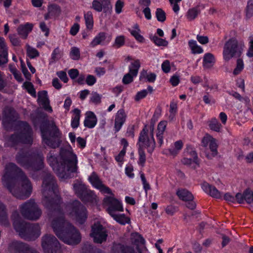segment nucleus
Here are the masks:
<instances>
[{
	"label": "nucleus",
	"instance_id": "1",
	"mask_svg": "<svg viewBox=\"0 0 253 253\" xmlns=\"http://www.w3.org/2000/svg\"><path fill=\"white\" fill-rule=\"evenodd\" d=\"M3 186L15 197L24 200L30 197L32 185L25 173L14 163L5 166L2 178Z\"/></svg>",
	"mask_w": 253,
	"mask_h": 253
},
{
	"label": "nucleus",
	"instance_id": "2",
	"mask_svg": "<svg viewBox=\"0 0 253 253\" xmlns=\"http://www.w3.org/2000/svg\"><path fill=\"white\" fill-rule=\"evenodd\" d=\"M60 161L58 162L53 152L50 151L47 161L57 175L61 178H70L74 176L78 169L77 155L71 149H62L60 151Z\"/></svg>",
	"mask_w": 253,
	"mask_h": 253
},
{
	"label": "nucleus",
	"instance_id": "3",
	"mask_svg": "<svg viewBox=\"0 0 253 253\" xmlns=\"http://www.w3.org/2000/svg\"><path fill=\"white\" fill-rule=\"evenodd\" d=\"M42 174V205L50 212H60L62 201L60 197L57 194L58 187L56 181L53 175L48 171H43Z\"/></svg>",
	"mask_w": 253,
	"mask_h": 253
},
{
	"label": "nucleus",
	"instance_id": "4",
	"mask_svg": "<svg viewBox=\"0 0 253 253\" xmlns=\"http://www.w3.org/2000/svg\"><path fill=\"white\" fill-rule=\"evenodd\" d=\"M59 216L52 221V227L56 236L65 243L70 245L78 244L81 240L79 231L71 223L64 219L62 210L55 211Z\"/></svg>",
	"mask_w": 253,
	"mask_h": 253
},
{
	"label": "nucleus",
	"instance_id": "5",
	"mask_svg": "<svg viewBox=\"0 0 253 253\" xmlns=\"http://www.w3.org/2000/svg\"><path fill=\"white\" fill-rule=\"evenodd\" d=\"M40 130L43 143L53 149L59 147L62 134L53 121L44 120L40 126Z\"/></svg>",
	"mask_w": 253,
	"mask_h": 253
},
{
	"label": "nucleus",
	"instance_id": "6",
	"mask_svg": "<svg viewBox=\"0 0 253 253\" xmlns=\"http://www.w3.org/2000/svg\"><path fill=\"white\" fill-rule=\"evenodd\" d=\"M43 156L42 153H34L31 155L27 153H19L16 162L24 168L34 171L41 169L44 166Z\"/></svg>",
	"mask_w": 253,
	"mask_h": 253
},
{
	"label": "nucleus",
	"instance_id": "7",
	"mask_svg": "<svg viewBox=\"0 0 253 253\" xmlns=\"http://www.w3.org/2000/svg\"><path fill=\"white\" fill-rule=\"evenodd\" d=\"M19 132L12 135L9 138L11 146L19 143L31 144L33 143V131L28 124L25 122H18Z\"/></svg>",
	"mask_w": 253,
	"mask_h": 253
},
{
	"label": "nucleus",
	"instance_id": "8",
	"mask_svg": "<svg viewBox=\"0 0 253 253\" xmlns=\"http://www.w3.org/2000/svg\"><path fill=\"white\" fill-rule=\"evenodd\" d=\"M66 210L69 215L79 223L82 224L87 218V212L85 207L78 200L68 203Z\"/></svg>",
	"mask_w": 253,
	"mask_h": 253
},
{
	"label": "nucleus",
	"instance_id": "9",
	"mask_svg": "<svg viewBox=\"0 0 253 253\" xmlns=\"http://www.w3.org/2000/svg\"><path fill=\"white\" fill-rule=\"evenodd\" d=\"M22 215L30 220H37L41 217L42 211L34 199H31L19 206Z\"/></svg>",
	"mask_w": 253,
	"mask_h": 253
},
{
	"label": "nucleus",
	"instance_id": "10",
	"mask_svg": "<svg viewBox=\"0 0 253 253\" xmlns=\"http://www.w3.org/2000/svg\"><path fill=\"white\" fill-rule=\"evenodd\" d=\"M16 231L19 236L27 241H33L38 238L41 234V228L38 223H30L24 222Z\"/></svg>",
	"mask_w": 253,
	"mask_h": 253
},
{
	"label": "nucleus",
	"instance_id": "11",
	"mask_svg": "<svg viewBox=\"0 0 253 253\" xmlns=\"http://www.w3.org/2000/svg\"><path fill=\"white\" fill-rule=\"evenodd\" d=\"M74 189L77 196L84 203L96 204L98 200L94 192L87 189L86 186L82 183H75Z\"/></svg>",
	"mask_w": 253,
	"mask_h": 253
},
{
	"label": "nucleus",
	"instance_id": "12",
	"mask_svg": "<svg viewBox=\"0 0 253 253\" xmlns=\"http://www.w3.org/2000/svg\"><path fill=\"white\" fill-rule=\"evenodd\" d=\"M138 144L139 147L146 148L148 153L152 154L156 147L154 131L144 127L140 133Z\"/></svg>",
	"mask_w": 253,
	"mask_h": 253
},
{
	"label": "nucleus",
	"instance_id": "13",
	"mask_svg": "<svg viewBox=\"0 0 253 253\" xmlns=\"http://www.w3.org/2000/svg\"><path fill=\"white\" fill-rule=\"evenodd\" d=\"M243 51L241 46L238 45V41L232 38L227 41L224 44L223 50V58L228 61L233 57H239Z\"/></svg>",
	"mask_w": 253,
	"mask_h": 253
},
{
	"label": "nucleus",
	"instance_id": "14",
	"mask_svg": "<svg viewBox=\"0 0 253 253\" xmlns=\"http://www.w3.org/2000/svg\"><path fill=\"white\" fill-rule=\"evenodd\" d=\"M41 240L42 247L45 253H61L60 244L53 235L45 234Z\"/></svg>",
	"mask_w": 253,
	"mask_h": 253
},
{
	"label": "nucleus",
	"instance_id": "15",
	"mask_svg": "<svg viewBox=\"0 0 253 253\" xmlns=\"http://www.w3.org/2000/svg\"><path fill=\"white\" fill-rule=\"evenodd\" d=\"M224 198L226 201L231 203H234L236 200L239 204H242L245 201L249 204H253V191L246 189L243 194L238 193L235 197L229 193H226Z\"/></svg>",
	"mask_w": 253,
	"mask_h": 253
},
{
	"label": "nucleus",
	"instance_id": "16",
	"mask_svg": "<svg viewBox=\"0 0 253 253\" xmlns=\"http://www.w3.org/2000/svg\"><path fill=\"white\" fill-rule=\"evenodd\" d=\"M90 236L93 238L95 243H102L106 240L107 234L106 229L100 223H94L91 227Z\"/></svg>",
	"mask_w": 253,
	"mask_h": 253
},
{
	"label": "nucleus",
	"instance_id": "17",
	"mask_svg": "<svg viewBox=\"0 0 253 253\" xmlns=\"http://www.w3.org/2000/svg\"><path fill=\"white\" fill-rule=\"evenodd\" d=\"M202 146L206 148L209 145L210 150L211 152L210 154L209 150L207 149L205 151L206 157L209 159H211L217 154V145L215 140L210 135H206L203 137L202 140Z\"/></svg>",
	"mask_w": 253,
	"mask_h": 253
},
{
	"label": "nucleus",
	"instance_id": "18",
	"mask_svg": "<svg viewBox=\"0 0 253 253\" xmlns=\"http://www.w3.org/2000/svg\"><path fill=\"white\" fill-rule=\"evenodd\" d=\"M8 250L12 253H40L28 244L17 241L9 245Z\"/></svg>",
	"mask_w": 253,
	"mask_h": 253
},
{
	"label": "nucleus",
	"instance_id": "19",
	"mask_svg": "<svg viewBox=\"0 0 253 253\" xmlns=\"http://www.w3.org/2000/svg\"><path fill=\"white\" fill-rule=\"evenodd\" d=\"M103 204L107 207V211L110 215L116 211H123V208L121 202L113 196H107L103 199Z\"/></svg>",
	"mask_w": 253,
	"mask_h": 253
},
{
	"label": "nucleus",
	"instance_id": "20",
	"mask_svg": "<svg viewBox=\"0 0 253 253\" xmlns=\"http://www.w3.org/2000/svg\"><path fill=\"white\" fill-rule=\"evenodd\" d=\"M140 67V63L139 60H136L131 63L129 67V73L126 74L123 78L122 81L124 84H129L133 81V78L137 76Z\"/></svg>",
	"mask_w": 253,
	"mask_h": 253
},
{
	"label": "nucleus",
	"instance_id": "21",
	"mask_svg": "<svg viewBox=\"0 0 253 253\" xmlns=\"http://www.w3.org/2000/svg\"><path fill=\"white\" fill-rule=\"evenodd\" d=\"M92 8L97 12H101L103 9L104 13L110 12L112 9L110 0H93Z\"/></svg>",
	"mask_w": 253,
	"mask_h": 253
},
{
	"label": "nucleus",
	"instance_id": "22",
	"mask_svg": "<svg viewBox=\"0 0 253 253\" xmlns=\"http://www.w3.org/2000/svg\"><path fill=\"white\" fill-rule=\"evenodd\" d=\"M3 114V119L2 121L4 124H10L12 122L15 121L18 118V114L11 107H5L4 108Z\"/></svg>",
	"mask_w": 253,
	"mask_h": 253
},
{
	"label": "nucleus",
	"instance_id": "23",
	"mask_svg": "<svg viewBox=\"0 0 253 253\" xmlns=\"http://www.w3.org/2000/svg\"><path fill=\"white\" fill-rule=\"evenodd\" d=\"M136 248V250L132 246L117 244L114 245L113 250L118 253H141L138 247Z\"/></svg>",
	"mask_w": 253,
	"mask_h": 253
},
{
	"label": "nucleus",
	"instance_id": "24",
	"mask_svg": "<svg viewBox=\"0 0 253 253\" xmlns=\"http://www.w3.org/2000/svg\"><path fill=\"white\" fill-rule=\"evenodd\" d=\"M38 101L42 106L44 110L51 112L52 109L49 105V100L47 97V92L45 90L40 91L38 92Z\"/></svg>",
	"mask_w": 253,
	"mask_h": 253
},
{
	"label": "nucleus",
	"instance_id": "25",
	"mask_svg": "<svg viewBox=\"0 0 253 253\" xmlns=\"http://www.w3.org/2000/svg\"><path fill=\"white\" fill-rule=\"evenodd\" d=\"M8 61V48L3 39L0 38V66L6 64Z\"/></svg>",
	"mask_w": 253,
	"mask_h": 253
},
{
	"label": "nucleus",
	"instance_id": "26",
	"mask_svg": "<svg viewBox=\"0 0 253 253\" xmlns=\"http://www.w3.org/2000/svg\"><path fill=\"white\" fill-rule=\"evenodd\" d=\"M126 114L123 109L119 110L116 115L115 119V130L116 132L119 131L126 119Z\"/></svg>",
	"mask_w": 253,
	"mask_h": 253
},
{
	"label": "nucleus",
	"instance_id": "27",
	"mask_svg": "<svg viewBox=\"0 0 253 253\" xmlns=\"http://www.w3.org/2000/svg\"><path fill=\"white\" fill-rule=\"evenodd\" d=\"M33 24L30 23L20 25L17 29V33L21 38L25 39L33 30Z\"/></svg>",
	"mask_w": 253,
	"mask_h": 253
},
{
	"label": "nucleus",
	"instance_id": "28",
	"mask_svg": "<svg viewBox=\"0 0 253 253\" xmlns=\"http://www.w3.org/2000/svg\"><path fill=\"white\" fill-rule=\"evenodd\" d=\"M203 189L211 196L219 199L221 197L220 192L214 186L209 184L207 182H204L202 184Z\"/></svg>",
	"mask_w": 253,
	"mask_h": 253
},
{
	"label": "nucleus",
	"instance_id": "29",
	"mask_svg": "<svg viewBox=\"0 0 253 253\" xmlns=\"http://www.w3.org/2000/svg\"><path fill=\"white\" fill-rule=\"evenodd\" d=\"M61 12V9L59 6L56 4H52L48 7V12L45 14V20L56 17L59 15Z\"/></svg>",
	"mask_w": 253,
	"mask_h": 253
},
{
	"label": "nucleus",
	"instance_id": "30",
	"mask_svg": "<svg viewBox=\"0 0 253 253\" xmlns=\"http://www.w3.org/2000/svg\"><path fill=\"white\" fill-rule=\"evenodd\" d=\"M167 125V122L165 121L160 122L158 125L156 137L160 147L161 146L163 143V134L166 130Z\"/></svg>",
	"mask_w": 253,
	"mask_h": 253
},
{
	"label": "nucleus",
	"instance_id": "31",
	"mask_svg": "<svg viewBox=\"0 0 253 253\" xmlns=\"http://www.w3.org/2000/svg\"><path fill=\"white\" fill-rule=\"evenodd\" d=\"M97 123V118L95 114L92 112H87L84 121V125L88 128H93Z\"/></svg>",
	"mask_w": 253,
	"mask_h": 253
},
{
	"label": "nucleus",
	"instance_id": "32",
	"mask_svg": "<svg viewBox=\"0 0 253 253\" xmlns=\"http://www.w3.org/2000/svg\"><path fill=\"white\" fill-rule=\"evenodd\" d=\"M0 224L5 226L9 225L5 207L1 202H0Z\"/></svg>",
	"mask_w": 253,
	"mask_h": 253
},
{
	"label": "nucleus",
	"instance_id": "33",
	"mask_svg": "<svg viewBox=\"0 0 253 253\" xmlns=\"http://www.w3.org/2000/svg\"><path fill=\"white\" fill-rule=\"evenodd\" d=\"M176 194L179 198L183 201H189L193 199V196L191 192L186 189H179Z\"/></svg>",
	"mask_w": 253,
	"mask_h": 253
},
{
	"label": "nucleus",
	"instance_id": "34",
	"mask_svg": "<svg viewBox=\"0 0 253 253\" xmlns=\"http://www.w3.org/2000/svg\"><path fill=\"white\" fill-rule=\"evenodd\" d=\"M11 219L13 220V224L15 229H18L25 221L21 218L19 212L17 211H14L11 215Z\"/></svg>",
	"mask_w": 253,
	"mask_h": 253
},
{
	"label": "nucleus",
	"instance_id": "35",
	"mask_svg": "<svg viewBox=\"0 0 253 253\" xmlns=\"http://www.w3.org/2000/svg\"><path fill=\"white\" fill-rule=\"evenodd\" d=\"M113 218L117 221L118 223L125 225L126 223H128L130 222L129 218L125 216V214H117L116 213H113L110 215Z\"/></svg>",
	"mask_w": 253,
	"mask_h": 253
},
{
	"label": "nucleus",
	"instance_id": "36",
	"mask_svg": "<svg viewBox=\"0 0 253 253\" xmlns=\"http://www.w3.org/2000/svg\"><path fill=\"white\" fill-rule=\"evenodd\" d=\"M82 253H103L102 252L97 248H93L92 246L88 243H85L82 248Z\"/></svg>",
	"mask_w": 253,
	"mask_h": 253
},
{
	"label": "nucleus",
	"instance_id": "37",
	"mask_svg": "<svg viewBox=\"0 0 253 253\" xmlns=\"http://www.w3.org/2000/svg\"><path fill=\"white\" fill-rule=\"evenodd\" d=\"M130 241L131 242L136 245V247H138V244L139 243L141 244H144L145 240L144 238L139 234L137 233H132L130 235Z\"/></svg>",
	"mask_w": 253,
	"mask_h": 253
},
{
	"label": "nucleus",
	"instance_id": "38",
	"mask_svg": "<svg viewBox=\"0 0 253 253\" xmlns=\"http://www.w3.org/2000/svg\"><path fill=\"white\" fill-rule=\"evenodd\" d=\"M203 65L205 67L209 68L212 66L214 62V58L213 55L210 53H206L203 60Z\"/></svg>",
	"mask_w": 253,
	"mask_h": 253
},
{
	"label": "nucleus",
	"instance_id": "39",
	"mask_svg": "<svg viewBox=\"0 0 253 253\" xmlns=\"http://www.w3.org/2000/svg\"><path fill=\"white\" fill-rule=\"evenodd\" d=\"M106 39V34L104 32L99 33L92 40L90 43V45L92 47H94L98 44L101 43Z\"/></svg>",
	"mask_w": 253,
	"mask_h": 253
},
{
	"label": "nucleus",
	"instance_id": "40",
	"mask_svg": "<svg viewBox=\"0 0 253 253\" xmlns=\"http://www.w3.org/2000/svg\"><path fill=\"white\" fill-rule=\"evenodd\" d=\"M143 78H146L147 81L150 83H154L156 78V75L154 73L148 74L147 71L143 70L140 75V80H142Z\"/></svg>",
	"mask_w": 253,
	"mask_h": 253
},
{
	"label": "nucleus",
	"instance_id": "41",
	"mask_svg": "<svg viewBox=\"0 0 253 253\" xmlns=\"http://www.w3.org/2000/svg\"><path fill=\"white\" fill-rule=\"evenodd\" d=\"M209 126L211 129L216 132H220L222 127L220 123L215 118H212L209 122Z\"/></svg>",
	"mask_w": 253,
	"mask_h": 253
},
{
	"label": "nucleus",
	"instance_id": "42",
	"mask_svg": "<svg viewBox=\"0 0 253 253\" xmlns=\"http://www.w3.org/2000/svg\"><path fill=\"white\" fill-rule=\"evenodd\" d=\"M89 180L93 186L98 189L103 184L98 176L94 173H92L89 177Z\"/></svg>",
	"mask_w": 253,
	"mask_h": 253
},
{
	"label": "nucleus",
	"instance_id": "43",
	"mask_svg": "<svg viewBox=\"0 0 253 253\" xmlns=\"http://www.w3.org/2000/svg\"><path fill=\"white\" fill-rule=\"evenodd\" d=\"M86 26L87 29H91L93 27V16L91 12L88 11L84 15Z\"/></svg>",
	"mask_w": 253,
	"mask_h": 253
},
{
	"label": "nucleus",
	"instance_id": "44",
	"mask_svg": "<svg viewBox=\"0 0 253 253\" xmlns=\"http://www.w3.org/2000/svg\"><path fill=\"white\" fill-rule=\"evenodd\" d=\"M138 153L139 155L138 164L141 166L144 167L146 160V155L144 148L139 147Z\"/></svg>",
	"mask_w": 253,
	"mask_h": 253
},
{
	"label": "nucleus",
	"instance_id": "45",
	"mask_svg": "<svg viewBox=\"0 0 253 253\" xmlns=\"http://www.w3.org/2000/svg\"><path fill=\"white\" fill-rule=\"evenodd\" d=\"M75 116L73 118L71 126L73 128H77L79 125V121L80 118V110L78 109H75L74 110Z\"/></svg>",
	"mask_w": 253,
	"mask_h": 253
},
{
	"label": "nucleus",
	"instance_id": "46",
	"mask_svg": "<svg viewBox=\"0 0 253 253\" xmlns=\"http://www.w3.org/2000/svg\"><path fill=\"white\" fill-rule=\"evenodd\" d=\"M150 39L158 46H167L168 45V42L167 41L160 38L157 36H151Z\"/></svg>",
	"mask_w": 253,
	"mask_h": 253
},
{
	"label": "nucleus",
	"instance_id": "47",
	"mask_svg": "<svg viewBox=\"0 0 253 253\" xmlns=\"http://www.w3.org/2000/svg\"><path fill=\"white\" fill-rule=\"evenodd\" d=\"M159 116L160 113L155 112L154 115L153 116V117L151 120L150 125L149 126L145 125L144 127H147L148 130L154 131L155 123L156 121H157Z\"/></svg>",
	"mask_w": 253,
	"mask_h": 253
},
{
	"label": "nucleus",
	"instance_id": "48",
	"mask_svg": "<svg viewBox=\"0 0 253 253\" xmlns=\"http://www.w3.org/2000/svg\"><path fill=\"white\" fill-rule=\"evenodd\" d=\"M200 13V10H199L197 8H193L188 10L187 13V18L190 20H194Z\"/></svg>",
	"mask_w": 253,
	"mask_h": 253
},
{
	"label": "nucleus",
	"instance_id": "49",
	"mask_svg": "<svg viewBox=\"0 0 253 253\" xmlns=\"http://www.w3.org/2000/svg\"><path fill=\"white\" fill-rule=\"evenodd\" d=\"M156 16L159 21L163 22L166 20V13L162 8H159L156 9Z\"/></svg>",
	"mask_w": 253,
	"mask_h": 253
},
{
	"label": "nucleus",
	"instance_id": "50",
	"mask_svg": "<svg viewBox=\"0 0 253 253\" xmlns=\"http://www.w3.org/2000/svg\"><path fill=\"white\" fill-rule=\"evenodd\" d=\"M125 42V38L124 36L117 37L115 41L113 46L115 48H119L124 45Z\"/></svg>",
	"mask_w": 253,
	"mask_h": 253
},
{
	"label": "nucleus",
	"instance_id": "51",
	"mask_svg": "<svg viewBox=\"0 0 253 253\" xmlns=\"http://www.w3.org/2000/svg\"><path fill=\"white\" fill-rule=\"evenodd\" d=\"M62 56V53L58 47L56 48L53 50L51 55V61L50 62H54L59 59Z\"/></svg>",
	"mask_w": 253,
	"mask_h": 253
},
{
	"label": "nucleus",
	"instance_id": "52",
	"mask_svg": "<svg viewBox=\"0 0 253 253\" xmlns=\"http://www.w3.org/2000/svg\"><path fill=\"white\" fill-rule=\"evenodd\" d=\"M244 63L241 59H238L237 60V66L233 71V74L235 75H238L243 69Z\"/></svg>",
	"mask_w": 253,
	"mask_h": 253
},
{
	"label": "nucleus",
	"instance_id": "53",
	"mask_svg": "<svg viewBox=\"0 0 253 253\" xmlns=\"http://www.w3.org/2000/svg\"><path fill=\"white\" fill-rule=\"evenodd\" d=\"M70 56L73 60H79L80 58V52L78 48L73 47L71 48Z\"/></svg>",
	"mask_w": 253,
	"mask_h": 253
},
{
	"label": "nucleus",
	"instance_id": "54",
	"mask_svg": "<svg viewBox=\"0 0 253 253\" xmlns=\"http://www.w3.org/2000/svg\"><path fill=\"white\" fill-rule=\"evenodd\" d=\"M9 38L11 43L13 46H19L21 44V41L19 38L15 34L9 35Z\"/></svg>",
	"mask_w": 253,
	"mask_h": 253
},
{
	"label": "nucleus",
	"instance_id": "55",
	"mask_svg": "<svg viewBox=\"0 0 253 253\" xmlns=\"http://www.w3.org/2000/svg\"><path fill=\"white\" fill-rule=\"evenodd\" d=\"M24 85L28 92L32 96L36 97V91L32 84L30 82H26L24 83Z\"/></svg>",
	"mask_w": 253,
	"mask_h": 253
},
{
	"label": "nucleus",
	"instance_id": "56",
	"mask_svg": "<svg viewBox=\"0 0 253 253\" xmlns=\"http://www.w3.org/2000/svg\"><path fill=\"white\" fill-rule=\"evenodd\" d=\"M27 53L30 58H34L39 56V53L38 50L34 48L28 47L27 50Z\"/></svg>",
	"mask_w": 253,
	"mask_h": 253
},
{
	"label": "nucleus",
	"instance_id": "57",
	"mask_svg": "<svg viewBox=\"0 0 253 253\" xmlns=\"http://www.w3.org/2000/svg\"><path fill=\"white\" fill-rule=\"evenodd\" d=\"M246 11L247 17H251L253 15V1L248 0Z\"/></svg>",
	"mask_w": 253,
	"mask_h": 253
},
{
	"label": "nucleus",
	"instance_id": "58",
	"mask_svg": "<svg viewBox=\"0 0 253 253\" xmlns=\"http://www.w3.org/2000/svg\"><path fill=\"white\" fill-rule=\"evenodd\" d=\"M132 36L139 42H142L144 40L142 36L140 34V31L129 30Z\"/></svg>",
	"mask_w": 253,
	"mask_h": 253
},
{
	"label": "nucleus",
	"instance_id": "59",
	"mask_svg": "<svg viewBox=\"0 0 253 253\" xmlns=\"http://www.w3.org/2000/svg\"><path fill=\"white\" fill-rule=\"evenodd\" d=\"M101 96L96 92H93L91 93L90 101L94 104H99L101 102Z\"/></svg>",
	"mask_w": 253,
	"mask_h": 253
},
{
	"label": "nucleus",
	"instance_id": "60",
	"mask_svg": "<svg viewBox=\"0 0 253 253\" xmlns=\"http://www.w3.org/2000/svg\"><path fill=\"white\" fill-rule=\"evenodd\" d=\"M147 94L148 91L146 89L138 92L135 97V101H139L140 100L145 97Z\"/></svg>",
	"mask_w": 253,
	"mask_h": 253
},
{
	"label": "nucleus",
	"instance_id": "61",
	"mask_svg": "<svg viewBox=\"0 0 253 253\" xmlns=\"http://www.w3.org/2000/svg\"><path fill=\"white\" fill-rule=\"evenodd\" d=\"M162 69L165 73L169 72L170 70V62L168 60H165L162 64Z\"/></svg>",
	"mask_w": 253,
	"mask_h": 253
},
{
	"label": "nucleus",
	"instance_id": "62",
	"mask_svg": "<svg viewBox=\"0 0 253 253\" xmlns=\"http://www.w3.org/2000/svg\"><path fill=\"white\" fill-rule=\"evenodd\" d=\"M249 41L250 46L247 55L250 57H253V36L249 37Z\"/></svg>",
	"mask_w": 253,
	"mask_h": 253
},
{
	"label": "nucleus",
	"instance_id": "63",
	"mask_svg": "<svg viewBox=\"0 0 253 253\" xmlns=\"http://www.w3.org/2000/svg\"><path fill=\"white\" fill-rule=\"evenodd\" d=\"M103 194H109L112 196H114L112 193L111 190L108 187H107L104 184H102L100 187L98 189Z\"/></svg>",
	"mask_w": 253,
	"mask_h": 253
},
{
	"label": "nucleus",
	"instance_id": "64",
	"mask_svg": "<svg viewBox=\"0 0 253 253\" xmlns=\"http://www.w3.org/2000/svg\"><path fill=\"white\" fill-rule=\"evenodd\" d=\"M57 75L64 83L68 82V78L65 72L63 71L58 72H57Z\"/></svg>",
	"mask_w": 253,
	"mask_h": 253
}]
</instances>
